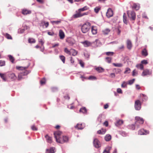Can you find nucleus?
<instances>
[{
    "mask_svg": "<svg viewBox=\"0 0 153 153\" xmlns=\"http://www.w3.org/2000/svg\"><path fill=\"white\" fill-rule=\"evenodd\" d=\"M136 121H135V124H132L129 125L128 126V128L132 130L135 129V127L138 128L140 127V124H143L144 123L143 119L139 117H136L135 118Z\"/></svg>",
    "mask_w": 153,
    "mask_h": 153,
    "instance_id": "f257e3e1",
    "label": "nucleus"
},
{
    "mask_svg": "<svg viewBox=\"0 0 153 153\" xmlns=\"http://www.w3.org/2000/svg\"><path fill=\"white\" fill-rule=\"evenodd\" d=\"M62 132L60 131H57L54 132V134L56 141L59 143L62 144L68 141V138L66 136H63V140H61L59 138H61L60 135L61 134Z\"/></svg>",
    "mask_w": 153,
    "mask_h": 153,
    "instance_id": "f03ea898",
    "label": "nucleus"
},
{
    "mask_svg": "<svg viewBox=\"0 0 153 153\" xmlns=\"http://www.w3.org/2000/svg\"><path fill=\"white\" fill-rule=\"evenodd\" d=\"M91 23L89 22H87L83 24L81 28V30L82 32L83 33H86L89 30L90 26Z\"/></svg>",
    "mask_w": 153,
    "mask_h": 153,
    "instance_id": "7ed1b4c3",
    "label": "nucleus"
},
{
    "mask_svg": "<svg viewBox=\"0 0 153 153\" xmlns=\"http://www.w3.org/2000/svg\"><path fill=\"white\" fill-rule=\"evenodd\" d=\"M127 13L128 17L131 21H134L135 19L136 14L134 11L128 10Z\"/></svg>",
    "mask_w": 153,
    "mask_h": 153,
    "instance_id": "20e7f679",
    "label": "nucleus"
},
{
    "mask_svg": "<svg viewBox=\"0 0 153 153\" xmlns=\"http://www.w3.org/2000/svg\"><path fill=\"white\" fill-rule=\"evenodd\" d=\"M141 103L139 100H137L135 101L134 107L136 110H139L141 108Z\"/></svg>",
    "mask_w": 153,
    "mask_h": 153,
    "instance_id": "39448f33",
    "label": "nucleus"
},
{
    "mask_svg": "<svg viewBox=\"0 0 153 153\" xmlns=\"http://www.w3.org/2000/svg\"><path fill=\"white\" fill-rule=\"evenodd\" d=\"M88 14V12H87L84 13H77L76 14H74L73 16V17L74 18H77L82 17L84 15H86Z\"/></svg>",
    "mask_w": 153,
    "mask_h": 153,
    "instance_id": "423d86ee",
    "label": "nucleus"
},
{
    "mask_svg": "<svg viewBox=\"0 0 153 153\" xmlns=\"http://www.w3.org/2000/svg\"><path fill=\"white\" fill-rule=\"evenodd\" d=\"M93 144L94 146L96 148H99L101 146L100 142L96 138L94 139Z\"/></svg>",
    "mask_w": 153,
    "mask_h": 153,
    "instance_id": "0eeeda50",
    "label": "nucleus"
},
{
    "mask_svg": "<svg viewBox=\"0 0 153 153\" xmlns=\"http://www.w3.org/2000/svg\"><path fill=\"white\" fill-rule=\"evenodd\" d=\"M66 42H67L70 46H73L75 43V41L74 39L71 38H68L66 39Z\"/></svg>",
    "mask_w": 153,
    "mask_h": 153,
    "instance_id": "6e6552de",
    "label": "nucleus"
},
{
    "mask_svg": "<svg viewBox=\"0 0 153 153\" xmlns=\"http://www.w3.org/2000/svg\"><path fill=\"white\" fill-rule=\"evenodd\" d=\"M29 72L27 71H24L22 73H21L19 74L18 76V79L19 80L21 79L22 78V76H25L27 75Z\"/></svg>",
    "mask_w": 153,
    "mask_h": 153,
    "instance_id": "1a4fd4ad",
    "label": "nucleus"
},
{
    "mask_svg": "<svg viewBox=\"0 0 153 153\" xmlns=\"http://www.w3.org/2000/svg\"><path fill=\"white\" fill-rule=\"evenodd\" d=\"M113 12L112 10L109 8L108 9L107 12L106 13V16L108 18H110L113 16Z\"/></svg>",
    "mask_w": 153,
    "mask_h": 153,
    "instance_id": "9d476101",
    "label": "nucleus"
},
{
    "mask_svg": "<svg viewBox=\"0 0 153 153\" xmlns=\"http://www.w3.org/2000/svg\"><path fill=\"white\" fill-rule=\"evenodd\" d=\"M138 133V134L140 135H146L149 133V132L144 129H141L139 131Z\"/></svg>",
    "mask_w": 153,
    "mask_h": 153,
    "instance_id": "9b49d317",
    "label": "nucleus"
},
{
    "mask_svg": "<svg viewBox=\"0 0 153 153\" xmlns=\"http://www.w3.org/2000/svg\"><path fill=\"white\" fill-rule=\"evenodd\" d=\"M85 47H87L91 46L92 45V43L89 41L87 40H85L84 42H81Z\"/></svg>",
    "mask_w": 153,
    "mask_h": 153,
    "instance_id": "f8f14e48",
    "label": "nucleus"
},
{
    "mask_svg": "<svg viewBox=\"0 0 153 153\" xmlns=\"http://www.w3.org/2000/svg\"><path fill=\"white\" fill-rule=\"evenodd\" d=\"M7 75L8 76L9 78H10L12 80H15L16 78V76L15 74L13 73H9L7 74Z\"/></svg>",
    "mask_w": 153,
    "mask_h": 153,
    "instance_id": "ddd939ff",
    "label": "nucleus"
},
{
    "mask_svg": "<svg viewBox=\"0 0 153 153\" xmlns=\"http://www.w3.org/2000/svg\"><path fill=\"white\" fill-rule=\"evenodd\" d=\"M22 13L23 14L25 15L31 13V11L30 10H29L26 9H24L22 10Z\"/></svg>",
    "mask_w": 153,
    "mask_h": 153,
    "instance_id": "4468645a",
    "label": "nucleus"
},
{
    "mask_svg": "<svg viewBox=\"0 0 153 153\" xmlns=\"http://www.w3.org/2000/svg\"><path fill=\"white\" fill-rule=\"evenodd\" d=\"M151 74L152 72L151 71H149L148 70L146 69L143 71L142 74V75L144 76L150 75Z\"/></svg>",
    "mask_w": 153,
    "mask_h": 153,
    "instance_id": "2eb2a0df",
    "label": "nucleus"
},
{
    "mask_svg": "<svg viewBox=\"0 0 153 153\" xmlns=\"http://www.w3.org/2000/svg\"><path fill=\"white\" fill-rule=\"evenodd\" d=\"M89 9V7H88L87 6H85L83 7V8H80L78 9V11H76V13H81V11H83L86 10H88Z\"/></svg>",
    "mask_w": 153,
    "mask_h": 153,
    "instance_id": "dca6fc26",
    "label": "nucleus"
},
{
    "mask_svg": "<svg viewBox=\"0 0 153 153\" xmlns=\"http://www.w3.org/2000/svg\"><path fill=\"white\" fill-rule=\"evenodd\" d=\"M127 48L128 49H131L132 47V44L130 40L128 39L127 41Z\"/></svg>",
    "mask_w": 153,
    "mask_h": 153,
    "instance_id": "f3484780",
    "label": "nucleus"
},
{
    "mask_svg": "<svg viewBox=\"0 0 153 153\" xmlns=\"http://www.w3.org/2000/svg\"><path fill=\"white\" fill-rule=\"evenodd\" d=\"M59 36L61 39H63L65 37V34L61 30H60L59 32Z\"/></svg>",
    "mask_w": 153,
    "mask_h": 153,
    "instance_id": "a211bd4d",
    "label": "nucleus"
},
{
    "mask_svg": "<svg viewBox=\"0 0 153 153\" xmlns=\"http://www.w3.org/2000/svg\"><path fill=\"white\" fill-rule=\"evenodd\" d=\"M91 32L93 34H96L97 33V29L96 27L93 26L91 27Z\"/></svg>",
    "mask_w": 153,
    "mask_h": 153,
    "instance_id": "6ab92c4d",
    "label": "nucleus"
},
{
    "mask_svg": "<svg viewBox=\"0 0 153 153\" xmlns=\"http://www.w3.org/2000/svg\"><path fill=\"white\" fill-rule=\"evenodd\" d=\"M123 123V121L121 120H117L115 123V125L116 126H119L122 124Z\"/></svg>",
    "mask_w": 153,
    "mask_h": 153,
    "instance_id": "aec40b11",
    "label": "nucleus"
},
{
    "mask_svg": "<svg viewBox=\"0 0 153 153\" xmlns=\"http://www.w3.org/2000/svg\"><path fill=\"white\" fill-rule=\"evenodd\" d=\"M85 126L84 124H78L76 126V127L78 129H82Z\"/></svg>",
    "mask_w": 153,
    "mask_h": 153,
    "instance_id": "412c9836",
    "label": "nucleus"
},
{
    "mask_svg": "<svg viewBox=\"0 0 153 153\" xmlns=\"http://www.w3.org/2000/svg\"><path fill=\"white\" fill-rule=\"evenodd\" d=\"M7 74H6L0 73V76L4 81H6V76Z\"/></svg>",
    "mask_w": 153,
    "mask_h": 153,
    "instance_id": "4be33fe9",
    "label": "nucleus"
},
{
    "mask_svg": "<svg viewBox=\"0 0 153 153\" xmlns=\"http://www.w3.org/2000/svg\"><path fill=\"white\" fill-rule=\"evenodd\" d=\"M140 5L139 4H134L132 6L133 8L136 10H138L140 8Z\"/></svg>",
    "mask_w": 153,
    "mask_h": 153,
    "instance_id": "5701e85b",
    "label": "nucleus"
},
{
    "mask_svg": "<svg viewBox=\"0 0 153 153\" xmlns=\"http://www.w3.org/2000/svg\"><path fill=\"white\" fill-rule=\"evenodd\" d=\"M54 149L53 148H51L50 149H47L46 150V153H54Z\"/></svg>",
    "mask_w": 153,
    "mask_h": 153,
    "instance_id": "b1692460",
    "label": "nucleus"
},
{
    "mask_svg": "<svg viewBox=\"0 0 153 153\" xmlns=\"http://www.w3.org/2000/svg\"><path fill=\"white\" fill-rule=\"evenodd\" d=\"M45 137L48 142L51 143L52 142V138L48 135H47L45 136Z\"/></svg>",
    "mask_w": 153,
    "mask_h": 153,
    "instance_id": "393cba45",
    "label": "nucleus"
},
{
    "mask_svg": "<svg viewBox=\"0 0 153 153\" xmlns=\"http://www.w3.org/2000/svg\"><path fill=\"white\" fill-rule=\"evenodd\" d=\"M106 131V130L105 129L102 128L101 129L98 130L97 133L100 134H104Z\"/></svg>",
    "mask_w": 153,
    "mask_h": 153,
    "instance_id": "a878e982",
    "label": "nucleus"
},
{
    "mask_svg": "<svg viewBox=\"0 0 153 153\" xmlns=\"http://www.w3.org/2000/svg\"><path fill=\"white\" fill-rule=\"evenodd\" d=\"M95 69L99 73H102L104 71V69L101 67H98Z\"/></svg>",
    "mask_w": 153,
    "mask_h": 153,
    "instance_id": "bb28decb",
    "label": "nucleus"
},
{
    "mask_svg": "<svg viewBox=\"0 0 153 153\" xmlns=\"http://www.w3.org/2000/svg\"><path fill=\"white\" fill-rule=\"evenodd\" d=\"M28 68V67H19V66H16V68L19 70H24V71H26L25 69Z\"/></svg>",
    "mask_w": 153,
    "mask_h": 153,
    "instance_id": "cd10ccee",
    "label": "nucleus"
},
{
    "mask_svg": "<svg viewBox=\"0 0 153 153\" xmlns=\"http://www.w3.org/2000/svg\"><path fill=\"white\" fill-rule=\"evenodd\" d=\"M136 67L137 68L140 69L141 70H142L143 69V65L141 63L139 64H137Z\"/></svg>",
    "mask_w": 153,
    "mask_h": 153,
    "instance_id": "c85d7f7f",
    "label": "nucleus"
},
{
    "mask_svg": "<svg viewBox=\"0 0 153 153\" xmlns=\"http://www.w3.org/2000/svg\"><path fill=\"white\" fill-rule=\"evenodd\" d=\"M110 30L108 28H106L102 30V32L104 34L107 35L110 32Z\"/></svg>",
    "mask_w": 153,
    "mask_h": 153,
    "instance_id": "c756f323",
    "label": "nucleus"
},
{
    "mask_svg": "<svg viewBox=\"0 0 153 153\" xmlns=\"http://www.w3.org/2000/svg\"><path fill=\"white\" fill-rule=\"evenodd\" d=\"M111 136L109 134L106 135L105 137V141H108L111 140Z\"/></svg>",
    "mask_w": 153,
    "mask_h": 153,
    "instance_id": "7c9ffc66",
    "label": "nucleus"
},
{
    "mask_svg": "<svg viewBox=\"0 0 153 153\" xmlns=\"http://www.w3.org/2000/svg\"><path fill=\"white\" fill-rule=\"evenodd\" d=\"M111 149V147L110 146L107 147L104 151L103 153H109V151Z\"/></svg>",
    "mask_w": 153,
    "mask_h": 153,
    "instance_id": "2f4dec72",
    "label": "nucleus"
},
{
    "mask_svg": "<svg viewBox=\"0 0 153 153\" xmlns=\"http://www.w3.org/2000/svg\"><path fill=\"white\" fill-rule=\"evenodd\" d=\"M141 97H143L142 100L143 101H146L148 99V97L146 95L143 94H140Z\"/></svg>",
    "mask_w": 153,
    "mask_h": 153,
    "instance_id": "473e14b6",
    "label": "nucleus"
},
{
    "mask_svg": "<svg viewBox=\"0 0 153 153\" xmlns=\"http://www.w3.org/2000/svg\"><path fill=\"white\" fill-rule=\"evenodd\" d=\"M77 54V52L74 49H71V55L73 56H75Z\"/></svg>",
    "mask_w": 153,
    "mask_h": 153,
    "instance_id": "72a5a7b5",
    "label": "nucleus"
},
{
    "mask_svg": "<svg viewBox=\"0 0 153 153\" xmlns=\"http://www.w3.org/2000/svg\"><path fill=\"white\" fill-rule=\"evenodd\" d=\"M123 21L124 23L126 24H127V17L126 16V13H124L123 15Z\"/></svg>",
    "mask_w": 153,
    "mask_h": 153,
    "instance_id": "f704fd0d",
    "label": "nucleus"
},
{
    "mask_svg": "<svg viewBox=\"0 0 153 153\" xmlns=\"http://www.w3.org/2000/svg\"><path fill=\"white\" fill-rule=\"evenodd\" d=\"M142 55L145 56H146L148 55V53L146 48H144L142 52Z\"/></svg>",
    "mask_w": 153,
    "mask_h": 153,
    "instance_id": "c9c22d12",
    "label": "nucleus"
},
{
    "mask_svg": "<svg viewBox=\"0 0 153 153\" xmlns=\"http://www.w3.org/2000/svg\"><path fill=\"white\" fill-rule=\"evenodd\" d=\"M79 112L84 114H85L87 112V110L85 107H82L80 109Z\"/></svg>",
    "mask_w": 153,
    "mask_h": 153,
    "instance_id": "e433bc0d",
    "label": "nucleus"
},
{
    "mask_svg": "<svg viewBox=\"0 0 153 153\" xmlns=\"http://www.w3.org/2000/svg\"><path fill=\"white\" fill-rule=\"evenodd\" d=\"M112 64L115 67H120L123 66V64L121 63H113Z\"/></svg>",
    "mask_w": 153,
    "mask_h": 153,
    "instance_id": "4c0bfd02",
    "label": "nucleus"
},
{
    "mask_svg": "<svg viewBox=\"0 0 153 153\" xmlns=\"http://www.w3.org/2000/svg\"><path fill=\"white\" fill-rule=\"evenodd\" d=\"M39 42L41 44L42 46L44 44V41L43 39L39 38Z\"/></svg>",
    "mask_w": 153,
    "mask_h": 153,
    "instance_id": "58836bf2",
    "label": "nucleus"
},
{
    "mask_svg": "<svg viewBox=\"0 0 153 153\" xmlns=\"http://www.w3.org/2000/svg\"><path fill=\"white\" fill-rule=\"evenodd\" d=\"M4 36L5 37L8 39H12V38L11 36L7 33H5Z\"/></svg>",
    "mask_w": 153,
    "mask_h": 153,
    "instance_id": "ea45409f",
    "label": "nucleus"
},
{
    "mask_svg": "<svg viewBox=\"0 0 153 153\" xmlns=\"http://www.w3.org/2000/svg\"><path fill=\"white\" fill-rule=\"evenodd\" d=\"M84 55L86 58L87 59H89L90 56V54L89 53H88L87 51H85V52H84Z\"/></svg>",
    "mask_w": 153,
    "mask_h": 153,
    "instance_id": "a19ab883",
    "label": "nucleus"
},
{
    "mask_svg": "<svg viewBox=\"0 0 153 153\" xmlns=\"http://www.w3.org/2000/svg\"><path fill=\"white\" fill-rule=\"evenodd\" d=\"M28 42L30 43H34L36 42L35 40L33 38H29L28 39Z\"/></svg>",
    "mask_w": 153,
    "mask_h": 153,
    "instance_id": "79ce46f5",
    "label": "nucleus"
},
{
    "mask_svg": "<svg viewBox=\"0 0 153 153\" xmlns=\"http://www.w3.org/2000/svg\"><path fill=\"white\" fill-rule=\"evenodd\" d=\"M64 51L66 53L71 55V50L70 51H69L67 48H65L64 49Z\"/></svg>",
    "mask_w": 153,
    "mask_h": 153,
    "instance_id": "37998d69",
    "label": "nucleus"
},
{
    "mask_svg": "<svg viewBox=\"0 0 153 153\" xmlns=\"http://www.w3.org/2000/svg\"><path fill=\"white\" fill-rule=\"evenodd\" d=\"M59 58L60 59L62 60V62L64 63H65V57L62 55L59 56Z\"/></svg>",
    "mask_w": 153,
    "mask_h": 153,
    "instance_id": "c03bdc74",
    "label": "nucleus"
},
{
    "mask_svg": "<svg viewBox=\"0 0 153 153\" xmlns=\"http://www.w3.org/2000/svg\"><path fill=\"white\" fill-rule=\"evenodd\" d=\"M8 56L10 61L12 62L13 63L14 61V58L11 55H9Z\"/></svg>",
    "mask_w": 153,
    "mask_h": 153,
    "instance_id": "a18cd8bd",
    "label": "nucleus"
},
{
    "mask_svg": "<svg viewBox=\"0 0 153 153\" xmlns=\"http://www.w3.org/2000/svg\"><path fill=\"white\" fill-rule=\"evenodd\" d=\"M100 9L101 7H96L94 9L95 12L96 13H98L99 11L100 10Z\"/></svg>",
    "mask_w": 153,
    "mask_h": 153,
    "instance_id": "49530a36",
    "label": "nucleus"
},
{
    "mask_svg": "<svg viewBox=\"0 0 153 153\" xmlns=\"http://www.w3.org/2000/svg\"><path fill=\"white\" fill-rule=\"evenodd\" d=\"M111 57H107L105 58V61L108 63L111 62Z\"/></svg>",
    "mask_w": 153,
    "mask_h": 153,
    "instance_id": "de8ad7c7",
    "label": "nucleus"
},
{
    "mask_svg": "<svg viewBox=\"0 0 153 153\" xmlns=\"http://www.w3.org/2000/svg\"><path fill=\"white\" fill-rule=\"evenodd\" d=\"M131 71V70L130 68H126V70L124 72V73L125 74H129L130 73Z\"/></svg>",
    "mask_w": 153,
    "mask_h": 153,
    "instance_id": "09e8293b",
    "label": "nucleus"
},
{
    "mask_svg": "<svg viewBox=\"0 0 153 153\" xmlns=\"http://www.w3.org/2000/svg\"><path fill=\"white\" fill-rule=\"evenodd\" d=\"M5 65V62L4 61L0 60V66H4Z\"/></svg>",
    "mask_w": 153,
    "mask_h": 153,
    "instance_id": "8fccbe9b",
    "label": "nucleus"
},
{
    "mask_svg": "<svg viewBox=\"0 0 153 153\" xmlns=\"http://www.w3.org/2000/svg\"><path fill=\"white\" fill-rule=\"evenodd\" d=\"M138 73L137 71L135 69H134L133 70L132 72V75L133 76H136L137 75Z\"/></svg>",
    "mask_w": 153,
    "mask_h": 153,
    "instance_id": "3c124183",
    "label": "nucleus"
},
{
    "mask_svg": "<svg viewBox=\"0 0 153 153\" xmlns=\"http://www.w3.org/2000/svg\"><path fill=\"white\" fill-rule=\"evenodd\" d=\"M25 31V29H19L18 32L19 33H22L24 32Z\"/></svg>",
    "mask_w": 153,
    "mask_h": 153,
    "instance_id": "603ef678",
    "label": "nucleus"
},
{
    "mask_svg": "<svg viewBox=\"0 0 153 153\" xmlns=\"http://www.w3.org/2000/svg\"><path fill=\"white\" fill-rule=\"evenodd\" d=\"M134 80L135 79H134L129 80L128 81V84L130 85L134 83Z\"/></svg>",
    "mask_w": 153,
    "mask_h": 153,
    "instance_id": "864d4df0",
    "label": "nucleus"
},
{
    "mask_svg": "<svg viewBox=\"0 0 153 153\" xmlns=\"http://www.w3.org/2000/svg\"><path fill=\"white\" fill-rule=\"evenodd\" d=\"M88 79L90 80H95L96 79V77L93 76H90L88 78Z\"/></svg>",
    "mask_w": 153,
    "mask_h": 153,
    "instance_id": "5fc2aeb1",
    "label": "nucleus"
},
{
    "mask_svg": "<svg viewBox=\"0 0 153 153\" xmlns=\"http://www.w3.org/2000/svg\"><path fill=\"white\" fill-rule=\"evenodd\" d=\"M121 134L123 137H125L127 135V134L124 131H122L120 132Z\"/></svg>",
    "mask_w": 153,
    "mask_h": 153,
    "instance_id": "6e6d98bb",
    "label": "nucleus"
},
{
    "mask_svg": "<svg viewBox=\"0 0 153 153\" xmlns=\"http://www.w3.org/2000/svg\"><path fill=\"white\" fill-rule=\"evenodd\" d=\"M127 83L125 82H124L121 85V87L122 88H125L126 87Z\"/></svg>",
    "mask_w": 153,
    "mask_h": 153,
    "instance_id": "4d7b16f0",
    "label": "nucleus"
},
{
    "mask_svg": "<svg viewBox=\"0 0 153 153\" xmlns=\"http://www.w3.org/2000/svg\"><path fill=\"white\" fill-rule=\"evenodd\" d=\"M114 53L113 52H108L106 53V54L108 56H113Z\"/></svg>",
    "mask_w": 153,
    "mask_h": 153,
    "instance_id": "13d9d810",
    "label": "nucleus"
},
{
    "mask_svg": "<svg viewBox=\"0 0 153 153\" xmlns=\"http://www.w3.org/2000/svg\"><path fill=\"white\" fill-rule=\"evenodd\" d=\"M79 63L81 67L83 68L84 67V63L81 60H79Z\"/></svg>",
    "mask_w": 153,
    "mask_h": 153,
    "instance_id": "bf43d9fd",
    "label": "nucleus"
},
{
    "mask_svg": "<svg viewBox=\"0 0 153 153\" xmlns=\"http://www.w3.org/2000/svg\"><path fill=\"white\" fill-rule=\"evenodd\" d=\"M121 72V70L120 69H117L115 71V72L116 74H120Z\"/></svg>",
    "mask_w": 153,
    "mask_h": 153,
    "instance_id": "052dcab7",
    "label": "nucleus"
},
{
    "mask_svg": "<svg viewBox=\"0 0 153 153\" xmlns=\"http://www.w3.org/2000/svg\"><path fill=\"white\" fill-rule=\"evenodd\" d=\"M141 63L142 64H146L148 63L147 61L146 60H144L141 61Z\"/></svg>",
    "mask_w": 153,
    "mask_h": 153,
    "instance_id": "680f3d73",
    "label": "nucleus"
},
{
    "mask_svg": "<svg viewBox=\"0 0 153 153\" xmlns=\"http://www.w3.org/2000/svg\"><path fill=\"white\" fill-rule=\"evenodd\" d=\"M40 82L41 85L45 84V79H43L40 81Z\"/></svg>",
    "mask_w": 153,
    "mask_h": 153,
    "instance_id": "e2e57ef3",
    "label": "nucleus"
},
{
    "mask_svg": "<svg viewBox=\"0 0 153 153\" xmlns=\"http://www.w3.org/2000/svg\"><path fill=\"white\" fill-rule=\"evenodd\" d=\"M117 92L119 94H122L123 92L121 89L120 88H118L117 89Z\"/></svg>",
    "mask_w": 153,
    "mask_h": 153,
    "instance_id": "0e129e2a",
    "label": "nucleus"
},
{
    "mask_svg": "<svg viewBox=\"0 0 153 153\" xmlns=\"http://www.w3.org/2000/svg\"><path fill=\"white\" fill-rule=\"evenodd\" d=\"M60 21H53L52 22V23L53 24H55L57 25L59 24V23H60Z\"/></svg>",
    "mask_w": 153,
    "mask_h": 153,
    "instance_id": "69168bd1",
    "label": "nucleus"
},
{
    "mask_svg": "<svg viewBox=\"0 0 153 153\" xmlns=\"http://www.w3.org/2000/svg\"><path fill=\"white\" fill-rule=\"evenodd\" d=\"M110 76L111 78H114L115 76V75L114 73H111L110 75Z\"/></svg>",
    "mask_w": 153,
    "mask_h": 153,
    "instance_id": "338daca9",
    "label": "nucleus"
},
{
    "mask_svg": "<svg viewBox=\"0 0 153 153\" xmlns=\"http://www.w3.org/2000/svg\"><path fill=\"white\" fill-rule=\"evenodd\" d=\"M31 129L33 130H34V131L37 130V128L34 125L32 126H31Z\"/></svg>",
    "mask_w": 153,
    "mask_h": 153,
    "instance_id": "774afa93",
    "label": "nucleus"
}]
</instances>
